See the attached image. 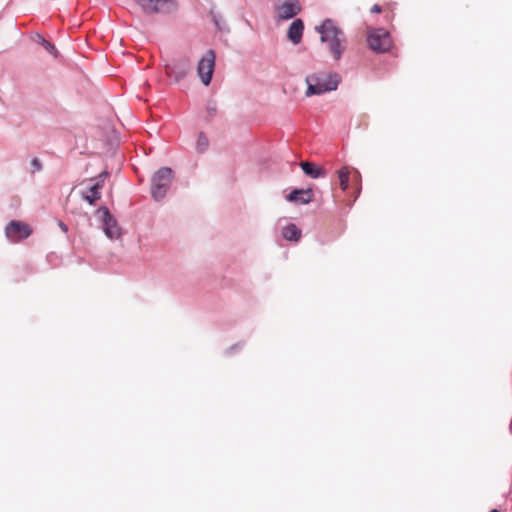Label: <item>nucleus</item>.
I'll use <instances>...</instances> for the list:
<instances>
[{
    "label": "nucleus",
    "mask_w": 512,
    "mask_h": 512,
    "mask_svg": "<svg viewBox=\"0 0 512 512\" xmlns=\"http://www.w3.org/2000/svg\"><path fill=\"white\" fill-rule=\"evenodd\" d=\"M382 11V8L378 4H374L371 8V13H380Z\"/></svg>",
    "instance_id": "22"
},
{
    "label": "nucleus",
    "mask_w": 512,
    "mask_h": 512,
    "mask_svg": "<svg viewBox=\"0 0 512 512\" xmlns=\"http://www.w3.org/2000/svg\"><path fill=\"white\" fill-rule=\"evenodd\" d=\"M305 81L307 84L305 95L310 97L336 90L340 83V76L337 73H313L308 75Z\"/></svg>",
    "instance_id": "2"
},
{
    "label": "nucleus",
    "mask_w": 512,
    "mask_h": 512,
    "mask_svg": "<svg viewBox=\"0 0 512 512\" xmlns=\"http://www.w3.org/2000/svg\"><path fill=\"white\" fill-rule=\"evenodd\" d=\"M282 236L288 241H299L301 237V230L293 223L286 225L282 229Z\"/></svg>",
    "instance_id": "13"
},
{
    "label": "nucleus",
    "mask_w": 512,
    "mask_h": 512,
    "mask_svg": "<svg viewBox=\"0 0 512 512\" xmlns=\"http://www.w3.org/2000/svg\"><path fill=\"white\" fill-rule=\"evenodd\" d=\"M96 214L102 221L104 234L111 240L118 239L121 236V228L109 209L106 206H101L97 209Z\"/></svg>",
    "instance_id": "6"
},
{
    "label": "nucleus",
    "mask_w": 512,
    "mask_h": 512,
    "mask_svg": "<svg viewBox=\"0 0 512 512\" xmlns=\"http://www.w3.org/2000/svg\"><path fill=\"white\" fill-rule=\"evenodd\" d=\"M304 32V23L301 19H295L288 27L287 38L294 45L301 42Z\"/></svg>",
    "instance_id": "10"
},
{
    "label": "nucleus",
    "mask_w": 512,
    "mask_h": 512,
    "mask_svg": "<svg viewBox=\"0 0 512 512\" xmlns=\"http://www.w3.org/2000/svg\"><path fill=\"white\" fill-rule=\"evenodd\" d=\"M313 191L310 188L307 189H294L287 195V200L290 202L308 204L313 201Z\"/></svg>",
    "instance_id": "11"
},
{
    "label": "nucleus",
    "mask_w": 512,
    "mask_h": 512,
    "mask_svg": "<svg viewBox=\"0 0 512 512\" xmlns=\"http://www.w3.org/2000/svg\"><path fill=\"white\" fill-rule=\"evenodd\" d=\"M207 112L209 113L210 116H215L216 115V112H217V107L214 103H209L207 105Z\"/></svg>",
    "instance_id": "21"
},
{
    "label": "nucleus",
    "mask_w": 512,
    "mask_h": 512,
    "mask_svg": "<svg viewBox=\"0 0 512 512\" xmlns=\"http://www.w3.org/2000/svg\"><path fill=\"white\" fill-rule=\"evenodd\" d=\"M39 43L45 48L46 51H48L50 54H52L54 57L58 56V51L54 44L47 41L43 36L39 35Z\"/></svg>",
    "instance_id": "18"
},
{
    "label": "nucleus",
    "mask_w": 512,
    "mask_h": 512,
    "mask_svg": "<svg viewBox=\"0 0 512 512\" xmlns=\"http://www.w3.org/2000/svg\"><path fill=\"white\" fill-rule=\"evenodd\" d=\"M300 167L307 176L313 179H318L325 176L324 170L314 163L303 161L300 163Z\"/></svg>",
    "instance_id": "12"
},
{
    "label": "nucleus",
    "mask_w": 512,
    "mask_h": 512,
    "mask_svg": "<svg viewBox=\"0 0 512 512\" xmlns=\"http://www.w3.org/2000/svg\"><path fill=\"white\" fill-rule=\"evenodd\" d=\"M215 58V52L213 50H208L198 62L197 74L205 86H208L211 83L215 67Z\"/></svg>",
    "instance_id": "7"
},
{
    "label": "nucleus",
    "mask_w": 512,
    "mask_h": 512,
    "mask_svg": "<svg viewBox=\"0 0 512 512\" xmlns=\"http://www.w3.org/2000/svg\"><path fill=\"white\" fill-rule=\"evenodd\" d=\"M147 15L171 14L177 10L176 0H135Z\"/></svg>",
    "instance_id": "4"
},
{
    "label": "nucleus",
    "mask_w": 512,
    "mask_h": 512,
    "mask_svg": "<svg viewBox=\"0 0 512 512\" xmlns=\"http://www.w3.org/2000/svg\"><path fill=\"white\" fill-rule=\"evenodd\" d=\"M102 186L99 184L94 183L90 187V194L89 195H83V198L90 204L93 205L95 201L99 200L101 198V192Z\"/></svg>",
    "instance_id": "14"
},
{
    "label": "nucleus",
    "mask_w": 512,
    "mask_h": 512,
    "mask_svg": "<svg viewBox=\"0 0 512 512\" xmlns=\"http://www.w3.org/2000/svg\"><path fill=\"white\" fill-rule=\"evenodd\" d=\"M240 348L239 344H235L227 349L228 354H232L235 350H238Z\"/></svg>",
    "instance_id": "23"
},
{
    "label": "nucleus",
    "mask_w": 512,
    "mask_h": 512,
    "mask_svg": "<svg viewBox=\"0 0 512 512\" xmlns=\"http://www.w3.org/2000/svg\"><path fill=\"white\" fill-rule=\"evenodd\" d=\"M190 70V65L186 60H180L166 64L165 71L169 78L174 82H180L184 79Z\"/></svg>",
    "instance_id": "9"
},
{
    "label": "nucleus",
    "mask_w": 512,
    "mask_h": 512,
    "mask_svg": "<svg viewBox=\"0 0 512 512\" xmlns=\"http://www.w3.org/2000/svg\"><path fill=\"white\" fill-rule=\"evenodd\" d=\"M107 176H108V172L103 171L96 178H93L92 180L95 181L96 184H99L100 186L103 187V183Z\"/></svg>",
    "instance_id": "20"
},
{
    "label": "nucleus",
    "mask_w": 512,
    "mask_h": 512,
    "mask_svg": "<svg viewBox=\"0 0 512 512\" xmlns=\"http://www.w3.org/2000/svg\"><path fill=\"white\" fill-rule=\"evenodd\" d=\"M209 147L208 137L204 132H200L198 134L197 142H196V151L198 153H204L207 151Z\"/></svg>",
    "instance_id": "15"
},
{
    "label": "nucleus",
    "mask_w": 512,
    "mask_h": 512,
    "mask_svg": "<svg viewBox=\"0 0 512 512\" xmlns=\"http://www.w3.org/2000/svg\"><path fill=\"white\" fill-rule=\"evenodd\" d=\"M59 227L61 228L62 231L64 232H67L68 231V227L66 224H64L63 222H60L59 223Z\"/></svg>",
    "instance_id": "24"
},
{
    "label": "nucleus",
    "mask_w": 512,
    "mask_h": 512,
    "mask_svg": "<svg viewBox=\"0 0 512 512\" xmlns=\"http://www.w3.org/2000/svg\"><path fill=\"white\" fill-rule=\"evenodd\" d=\"M367 43L369 48L376 53L387 52L392 46L390 34L384 28L370 29Z\"/></svg>",
    "instance_id": "5"
},
{
    "label": "nucleus",
    "mask_w": 512,
    "mask_h": 512,
    "mask_svg": "<svg viewBox=\"0 0 512 512\" xmlns=\"http://www.w3.org/2000/svg\"><path fill=\"white\" fill-rule=\"evenodd\" d=\"M212 21L219 31H228V26L220 14L211 12Z\"/></svg>",
    "instance_id": "17"
},
{
    "label": "nucleus",
    "mask_w": 512,
    "mask_h": 512,
    "mask_svg": "<svg viewBox=\"0 0 512 512\" xmlns=\"http://www.w3.org/2000/svg\"><path fill=\"white\" fill-rule=\"evenodd\" d=\"M338 178L341 189L345 191L349 185V170L347 169V167H342L341 169L338 170Z\"/></svg>",
    "instance_id": "16"
},
{
    "label": "nucleus",
    "mask_w": 512,
    "mask_h": 512,
    "mask_svg": "<svg viewBox=\"0 0 512 512\" xmlns=\"http://www.w3.org/2000/svg\"><path fill=\"white\" fill-rule=\"evenodd\" d=\"M174 179V172L170 167L159 168L151 177L150 193L155 201H161L167 195Z\"/></svg>",
    "instance_id": "3"
},
{
    "label": "nucleus",
    "mask_w": 512,
    "mask_h": 512,
    "mask_svg": "<svg viewBox=\"0 0 512 512\" xmlns=\"http://www.w3.org/2000/svg\"><path fill=\"white\" fill-rule=\"evenodd\" d=\"M32 233L30 227L22 222L12 220L5 228V235L11 242H19L28 238Z\"/></svg>",
    "instance_id": "8"
},
{
    "label": "nucleus",
    "mask_w": 512,
    "mask_h": 512,
    "mask_svg": "<svg viewBox=\"0 0 512 512\" xmlns=\"http://www.w3.org/2000/svg\"><path fill=\"white\" fill-rule=\"evenodd\" d=\"M30 166H31V173L39 172L43 168L41 161L37 157H35L31 160Z\"/></svg>",
    "instance_id": "19"
},
{
    "label": "nucleus",
    "mask_w": 512,
    "mask_h": 512,
    "mask_svg": "<svg viewBox=\"0 0 512 512\" xmlns=\"http://www.w3.org/2000/svg\"><path fill=\"white\" fill-rule=\"evenodd\" d=\"M490 512H500V511L497 509H492Z\"/></svg>",
    "instance_id": "25"
},
{
    "label": "nucleus",
    "mask_w": 512,
    "mask_h": 512,
    "mask_svg": "<svg viewBox=\"0 0 512 512\" xmlns=\"http://www.w3.org/2000/svg\"><path fill=\"white\" fill-rule=\"evenodd\" d=\"M316 31L320 34V40L327 45L330 53L336 61H339L345 51L344 32L335 24L332 19H325Z\"/></svg>",
    "instance_id": "1"
}]
</instances>
